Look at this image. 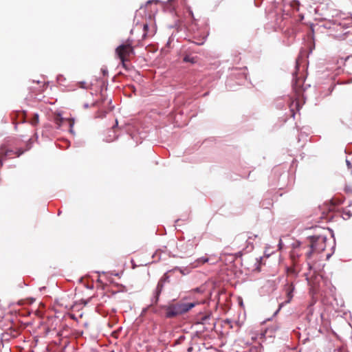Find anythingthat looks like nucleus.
<instances>
[{
    "instance_id": "f257e3e1",
    "label": "nucleus",
    "mask_w": 352,
    "mask_h": 352,
    "mask_svg": "<svg viewBox=\"0 0 352 352\" xmlns=\"http://www.w3.org/2000/svg\"><path fill=\"white\" fill-rule=\"evenodd\" d=\"M198 302H178L168 305L166 308V316L172 318L186 313Z\"/></svg>"
},
{
    "instance_id": "f03ea898",
    "label": "nucleus",
    "mask_w": 352,
    "mask_h": 352,
    "mask_svg": "<svg viewBox=\"0 0 352 352\" xmlns=\"http://www.w3.org/2000/svg\"><path fill=\"white\" fill-rule=\"evenodd\" d=\"M327 238L324 236H314L310 237V248L311 251L307 254L308 258L311 257L312 252H322L326 248Z\"/></svg>"
},
{
    "instance_id": "7ed1b4c3",
    "label": "nucleus",
    "mask_w": 352,
    "mask_h": 352,
    "mask_svg": "<svg viewBox=\"0 0 352 352\" xmlns=\"http://www.w3.org/2000/svg\"><path fill=\"white\" fill-rule=\"evenodd\" d=\"M132 43L128 40L116 48V54L122 62L123 65L131 54H133Z\"/></svg>"
},
{
    "instance_id": "20e7f679",
    "label": "nucleus",
    "mask_w": 352,
    "mask_h": 352,
    "mask_svg": "<svg viewBox=\"0 0 352 352\" xmlns=\"http://www.w3.org/2000/svg\"><path fill=\"white\" fill-rule=\"evenodd\" d=\"M156 13L157 8L156 6H152L151 1H148L145 6L141 7L137 12V14H144L143 19L146 21H155Z\"/></svg>"
},
{
    "instance_id": "39448f33",
    "label": "nucleus",
    "mask_w": 352,
    "mask_h": 352,
    "mask_svg": "<svg viewBox=\"0 0 352 352\" xmlns=\"http://www.w3.org/2000/svg\"><path fill=\"white\" fill-rule=\"evenodd\" d=\"M250 334H251V338L252 340H254V341L258 340L260 342V341L263 340L265 336V331L261 332V333L251 331Z\"/></svg>"
},
{
    "instance_id": "423d86ee",
    "label": "nucleus",
    "mask_w": 352,
    "mask_h": 352,
    "mask_svg": "<svg viewBox=\"0 0 352 352\" xmlns=\"http://www.w3.org/2000/svg\"><path fill=\"white\" fill-rule=\"evenodd\" d=\"M208 261V258L206 257H201L198 258L195 263L193 264V267H197L199 264H203Z\"/></svg>"
},
{
    "instance_id": "0eeeda50",
    "label": "nucleus",
    "mask_w": 352,
    "mask_h": 352,
    "mask_svg": "<svg viewBox=\"0 0 352 352\" xmlns=\"http://www.w3.org/2000/svg\"><path fill=\"white\" fill-rule=\"evenodd\" d=\"M293 291H294V287L292 285H290L287 291V296L288 297V300H287V302H289L290 300H292V298L293 297V295H292Z\"/></svg>"
},
{
    "instance_id": "6e6552de",
    "label": "nucleus",
    "mask_w": 352,
    "mask_h": 352,
    "mask_svg": "<svg viewBox=\"0 0 352 352\" xmlns=\"http://www.w3.org/2000/svg\"><path fill=\"white\" fill-rule=\"evenodd\" d=\"M184 61L186 63H195L197 61V59L194 56H191L190 55H186L184 58Z\"/></svg>"
},
{
    "instance_id": "1a4fd4ad",
    "label": "nucleus",
    "mask_w": 352,
    "mask_h": 352,
    "mask_svg": "<svg viewBox=\"0 0 352 352\" xmlns=\"http://www.w3.org/2000/svg\"><path fill=\"white\" fill-rule=\"evenodd\" d=\"M139 25H140L139 28L140 29L142 28L144 30V31L143 36H146V29L148 28V24L147 23H137V26H139Z\"/></svg>"
},
{
    "instance_id": "9d476101",
    "label": "nucleus",
    "mask_w": 352,
    "mask_h": 352,
    "mask_svg": "<svg viewBox=\"0 0 352 352\" xmlns=\"http://www.w3.org/2000/svg\"><path fill=\"white\" fill-rule=\"evenodd\" d=\"M38 123V115L37 113H35L31 120V124L32 125H36Z\"/></svg>"
},
{
    "instance_id": "9b49d317",
    "label": "nucleus",
    "mask_w": 352,
    "mask_h": 352,
    "mask_svg": "<svg viewBox=\"0 0 352 352\" xmlns=\"http://www.w3.org/2000/svg\"><path fill=\"white\" fill-rule=\"evenodd\" d=\"M68 121H69V127H70L69 131L71 133H73L72 127L74 126V121L73 119H69Z\"/></svg>"
},
{
    "instance_id": "f8f14e48",
    "label": "nucleus",
    "mask_w": 352,
    "mask_h": 352,
    "mask_svg": "<svg viewBox=\"0 0 352 352\" xmlns=\"http://www.w3.org/2000/svg\"><path fill=\"white\" fill-rule=\"evenodd\" d=\"M300 6V3L298 1H294L293 3H292V6L294 8H296V9L297 10H298V7Z\"/></svg>"
},
{
    "instance_id": "ddd939ff",
    "label": "nucleus",
    "mask_w": 352,
    "mask_h": 352,
    "mask_svg": "<svg viewBox=\"0 0 352 352\" xmlns=\"http://www.w3.org/2000/svg\"><path fill=\"white\" fill-rule=\"evenodd\" d=\"M64 120H65L64 118H57L56 122H57L58 124H60Z\"/></svg>"
},
{
    "instance_id": "4468645a",
    "label": "nucleus",
    "mask_w": 352,
    "mask_h": 352,
    "mask_svg": "<svg viewBox=\"0 0 352 352\" xmlns=\"http://www.w3.org/2000/svg\"><path fill=\"white\" fill-rule=\"evenodd\" d=\"M262 0H254V4L256 6H259L261 3Z\"/></svg>"
},
{
    "instance_id": "2eb2a0df",
    "label": "nucleus",
    "mask_w": 352,
    "mask_h": 352,
    "mask_svg": "<svg viewBox=\"0 0 352 352\" xmlns=\"http://www.w3.org/2000/svg\"><path fill=\"white\" fill-rule=\"evenodd\" d=\"M346 165H347L349 168H351L352 167V165H351V163L350 162V161L346 160Z\"/></svg>"
},
{
    "instance_id": "dca6fc26",
    "label": "nucleus",
    "mask_w": 352,
    "mask_h": 352,
    "mask_svg": "<svg viewBox=\"0 0 352 352\" xmlns=\"http://www.w3.org/2000/svg\"><path fill=\"white\" fill-rule=\"evenodd\" d=\"M256 237H257V235H256V234H254L253 236H249L248 240L252 239L253 238H256Z\"/></svg>"
},
{
    "instance_id": "f3484780",
    "label": "nucleus",
    "mask_w": 352,
    "mask_h": 352,
    "mask_svg": "<svg viewBox=\"0 0 352 352\" xmlns=\"http://www.w3.org/2000/svg\"><path fill=\"white\" fill-rule=\"evenodd\" d=\"M265 254L268 256H270V254H271V252H270V250H268L267 249H266V250L265 251Z\"/></svg>"
},
{
    "instance_id": "a211bd4d",
    "label": "nucleus",
    "mask_w": 352,
    "mask_h": 352,
    "mask_svg": "<svg viewBox=\"0 0 352 352\" xmlns=\"http://www.w3.org/2000/svg\"><path fill=\"white\" fill-rule=\"evenodd\" d=\"M265 254L268 256H270V254H271V252H270V250H268L267 249H266V250L265 251Z\"/></svg>"
},
{
    "instance_id": "6ab92c4d",
    "label": "nucleus",
    "mask_w": 352,
    "mask_h": 352,
    "mask_svg": "<svg viewBox=\"0 0 352 352\" xmlns=\"http://www.w3.org/2000/svg\"><path fill=\"white\" fill-rule=\"evenodd\" d=\"M195 291L196 292H203L200 288H196V289H195Z\"/></svg>"
},
{
    "instance_id": "aec40b11",
    "label": "nucleus",
    "mask_w": 352,
    "mask_h": 352,
    "mask_svg": "<svg viewBox=\"0 0 352 352\" xmlns=\"http://www.w3.org/2000/svg\"><path fill=\"white\" fill-rule=\"evenodd\" d=\"M81 84H82L81 87L84 88V87H84V84H85V82H81Z\"/></svg>"
},
{
    "instance_id": "412c9836",
    "label": "nucleus",
    "mask_w": 352,
    "mask_h": 352,
    "mask_svg": "<svg viewBox=\"0 0 352 352\" xmlns=\"http://www.w3.org/2000/svg\"><path fill=\"white\" fill-rule=\"evenodd\" d=\"M350 82H352V78H351V79H350V80H349V82H347V83H350Z\"/></svg>"
},
{
    "instance_id": "4be33fe9",
    "label": "nucleus",
    "mask_w": 352,
    "mask_h": 352,
    "mask_svg": "<svg viewBox=\"0 0 352 352\" xmlns=\"http://www.w3.org/2000/svg\"><path fill=\"white\" fill-rule=\"evenodd\" d=\"M192 19H193L195 21L198 20L197 19H195L192 15Z\"/></svg>"
},
{
    "instance_id": "5701e85b",
    "label": "nucleus",
    "mask_w": 352,
    "mask_h": 352,
    "mask_svg": "<svg viewBox=\"0 0 352 352\" xmlns=\"http://www.w3.org/2000/svg\"><path fill=\"white\" fill-rule=\"evenodd\" d=\"M22 153V152H21L20 153L18 154L17 156H20V155Z\"/></svg>"
},
{
    "instance_id": "b1692460",
    "label": "nucleus",
    "mask_w": 352,
    "mask_h": 352,
    "mask_svg": "<svg viewBox=\"0 0 352 352\" xmlns=\"http://www.w3.org/2000/svg\"><path fill=\"white\" fill-rule=\"evenodd\" d=\"M351 29H352V26H351Z\"/></svg>"
}]
</instances>
